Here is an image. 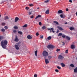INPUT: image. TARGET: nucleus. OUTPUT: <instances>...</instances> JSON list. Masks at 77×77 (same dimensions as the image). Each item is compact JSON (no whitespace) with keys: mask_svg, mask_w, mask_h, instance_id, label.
Here are the masks:
<instances>
[{"mask_svg":"<svg viewBox=\"0 0 77 77\" xmlns=\"http://www.w3.org/2000/svg\"><path fill=\"white\" fill-rule=\"evenodd\" d=\"M1 17V15L0 14V17Z\"/></svg>","mask_w":77,"mask_h":77,"instance_id":"59","label":"nucleus"},{"mask_svg":"<svg viewBox=\"0 0 77 77\" xmlns=\"http://www.w3.org/2000/svg\"><path fill=\"white\" fill-rule=\"evenodd\" d=\"M15 47L16 50H19V47L18 46V45H15Z\"/></svg>","mask_w":77,"mask_h":77,"instance_id":"10","label":"nucleus"},{"mask_svg":"<svg viewBox=\"0 0 77 77\" xmlns=\"http://www.w3.org/2000/svg\"><path fill=\"white\" fill-rule=\"evenodd\" d=\"M14 29H18V28L17 26H14Z\"/></svg>","mask_w":77,"mask_h":77,"instance_id":"30","label":"nucleus"},{"mask_svg":"<svg viewBox=\"0 0 77 77\" xmlns=\"http://www.w3.org/2000/svg\"><path fill=\"white\" fill-rule=\"evenodd\" d=\"M42 29H43V30H45V29H46V27H45V26H43L42 27Z\"/></svg>","mask_w":77,"mask_h":77,"instance_id":"25","label":"nucleus"},{"mask_svg":"<svg viewBox=\"0 0 77 77\" xmlns=\"http://www.w3.org/2000/svg\"><path fill=\"white\" fill-rule=\"evenodd\" d=\"M34 17L32 15L30 17V18H33Z\"/></svg>","mask_w":77,"mask_h":77,"instance_id":"47","label":"nucleus"},{"mask_svg":"<svg viewBox=\"0 0 77 77\" xmlns=\"http://www.w3.org/2000/svg\"><path fill=\"white\" fill-rule=\"evenodd\" d=\"M58 32H59V30H57L56 32L58 33Z\"/></svg>","mask_w":77,"mask_h":77,"instance_id":"55","label":"nucleus"},{"mask_svg":"<svg viewBox=\"0 0 77 77\" xmlns=\"http://www.w3.org/2000/svg\"><path fill=\"white\" fill-rule=\"evenodd\" d=\"M53 28H48V30H52L53 29Z\"/></svg>","mask_w":77,"mask_h":77,"instance_id":"40","label":"nucleus"},{"mask_svg":"<svg viewBox=\"0 0 77 77\" xmlns=\"http://www.w3.org/2000/svg\"><path fill=\"white\" fill-rule=\"evenodd\" d=\"M1 45L3 48H5L6 45L8 44V41L6 40H4L1 42Z\"/></svg>","mask_w":77,"mask_h":77,"instance_id":"1","label":"nucleus"},{"mask_svg":"<svg viewBox=\"0 0 77 77\" xmlns=\"http://www.w3.org/2000/svg\"><path fill=\"white\" fill-rule=\"evenodd\" d=\"M66 36V35H62V38H65Z\"/></svg>","mask_w":77,"mask_h":77,"instance_id":"43","label":"nucleus"},{"mask_svg":"<svg viewBox=\"0 0 77 77\" xmlns=\"http://www.w3.org/2000/svg\"><path fill=\"white\" fill-rule=\"evenodd\" d=\"M37 51H35V56H37Z\"/></svg>","mask_w":77,"mask_h":77,"instance_id":"27","label":"nucleus"},{"mask_svg":"<svg viewBox=\"0 0 77 77\" xmlns=\"http://www.w3.org/2000/svg\"><path fill=\"white\" fill-rule=\"evenodd\" d=\"M38 77V75L37 74H35L34 75V77Z\"/></svg>","mask_w":77,"mask_h":77,"instance_id":"44","label":"nucleus"},{"mask_svg":"<svg viewBox=\"0 0 77 77\" xmlns=\"http://www.w3.org/2000/svg\"><path fill=\"white\" fill-rule=\"evenodd\" d=\"M74 72H77V67H76L74 69Z\"/></svg>","mask_w":77,"mask_h":77,"instance_id":"23","label":"nucleus"},{"mask_svg":"<svg viewBox=\"0 0 77 77\" xmlns=\"http://www.w3.org/2000/svg\"><path fill=\"white\" fill-rule=\"evenodd\" d=\"M46 14H49V10H47L45 12Z\"/></svg>","mask_w":77,"mask_h":77,"instance_id":"15","label":"nucleus"},{"mask_svg":"<svg viewBox=\"0 0 77 77\" xmlns=\"http://www.w3.org/2000/svg\"><path fill=\"white\" fill-rule=\"evenodd\" d=\"M60 17L62 18H63L65 17V15L64 14H61L60 15Z\"/></svg>","mask_w":77,"mask_h":77,"instance_id":"14","label":"nucleus"},{"mask_svg":"<svg viewBox=\"0 0 77 77\" xmlns=\"http://www.w3.org/2000/svg\"><path fill=\"white\" fill-rule=\"evenodd\" d=\"M19 41V40L18 38V37L17 35H16L15 36V38L14 39V41H15L16 42H18V41Z\"/></svg>","mask_w":77,"mask_h":77,"instance_id":"6","label":"nucleus"},{"mask_svg":"<svg viewBox=\"0 0 77 77\" xmlns=\"http://www.w3.org/2000/svg\"><path fill=\"white\" fill-rule=\"evenodd\" d=\"M50 2V0H49L45 1V3H48V2Z\"/></svg>","mask_w":77,"mask_h":77,"instance_id":"28","label":"nucleus"},{"mask_svg":"<svg viewBox=\"0 0 77 77\" xmlns=\"http://www.w3.org/2000/svg\"><path fill=\"white\" fill-rule=\"evenodd\" d=\"M75 0H74V1H75Z\"/></svg>","mask_w":77,"mask_h":77,"instance_id":"61","label":"nucleus"},{"mask_svg":"<svg viewBox=\"0 0 77 77\" xmlns=\"http://www.w3.org/2000/svg\"><path fill=\"white\" fill-rule=\"evenodd\" d=\"M36 35L37 36H39V33L38 32H37L36 34Z\"/></svg>","mask_w":77,"mask_h":77,"instance_id":"41","label":"nucleus"},{"mask_svg":"<svg viewBox=\"0 0 77 77\" xmlns=\"http://www.w3.org/2000/svg\"><path fill=\"white\" fill-rule=\"evenodd\" d=\"M20 44H21V42H19L18 43H16V44H17V45H20Z\"/></svg>","mask_w":77,"mask_h":77,"instance_id":"42","label":"nucleus"},{"mask_svg":"<svg viewBox=\"0 0 77 77\" xmlns=\"http://www.w3.org/2000/svg\"><path fill=\"white\" fill-rule=\"evenodd\" d=\"M67 22H66V23H64V24H67Z\"/></svg>","mask_w":77,"mask_h":77,"instance_id":"57","label":"nucleus"},{"mask_svg":"<svg viewBox=\"0 0 77 77\" xmlns=\"http://www.w3.org/2000/svg\"><path fill=\"white\" fill-rule=\"evenodd\" d=\"M26 9V10H28V9H29V7H26L25 8Z\"/></svg>","mask_w":77,"mask_h":77,"instance_id":"36","label":"nucleus"},{"mask_svg":"<svg viewBox=\"0 0 77 77\" xmlns=\"http://www.w3.org/2000/svg\"><path fill=\"white\" fill-rule=\"evenodd\" d=\"M40 38L41 39H43V35H41L40 36Z\"/></svg>","mask_w":77,"mask_h":77,"instance_id":"32","label":"nucleus"},{"mask_svg":"<svg viewBox=\"0 0 77 77\" xmlns=\"http://www.w3.org/2000/svg\"><path fill=\"white\" fill-rule=\"evenodd\" d=\"M62 45H65V42H62Z\"/></svg>","mask_w":77,"mask_h":77,"instance_id":"50","label":"nucleus"},{"mask_svg":"<svg viewBox=\"0 0 77 77\" xmlns=\"http://www.w3.org/2000/svg\"><path fill=\"white\" fill-rule=\"evenodd\" d=\"M69 11L68 9V8L66 9V11Z\"/></svg>","mask_w":77,"mask_h":77,"instance_id":"56","label":"nucleus"},{"mask_svg":"<svg viewBox=\"0 0 77 77\" xmlns=\"http://www.w3.org/2000/svg\"><path fill=\"white\" fill-rule=\"evenodd\" d=\"M61 65L62 67H65V65L63 63H61Z\"/></svg>","mask_w":77,"mask_h":77,"instance_id":"20","label":"nucleus"},{"mask_svg":"<svg viewBox=\"0 0 77 77\" xmlns=\"http://www.w3.org/2000/svg\"><path fill=\"white\" fill-rule=\"evenodd\" d=\"M69 29L70 30H74V28L73 27H71L69 28Z\"/></svg>","mask_w":77,"mask_h":77,"instance_id":"21","label":"nucleus"},{"mask_svg":"<svg viewBox=\"0 0 77 77\" xmlns=\"http://www.w3.org/2000/svg\"><path fill=\"white\" fill-rule=\"evenodd\" d=\"M2 26H5V23H2Z\"/></svg>","mask_w":77,"mask_h":77,"instance_id":"48","label":"nucleus"},{"mask_svg":"<svg viewBox=\"0 0 77 77\" xmlns=\"http://www.w3.org/2000/svg\"><path fill=\"white\" fill-rule=\"evenodd\" d=\"M29 6L31 7L33 6V5L32 4H29Z\"/></svg>","mask_w":77,"mask_h":77,"instance_id":"46","label":"nucleus"},{"mask_svg":"<svg viewBox=\"0 0 77 77\" xmlns=\"http://www.w3.org/2000/svg\"><path fill=\"white\" fill-rule=\"evenodd\" d=\"M62 33H60L59 34H58V36H62Z\"/></svg>","mask_w":77,"mask_h":77,"instance_id":"37","label":"nucleus"},{"mask_svg":"<svg viewBox=\"0 0 77 77\" xmlns=\"http://www.w3.org/2000/svg\"><path fill=\"white\" fill-rule=\"evenodd\" d=\"M50 32H52V31H51V30H50Z\"/></svg>","mask_w":77,"mask_h":77,"instance_id":"60","label":"nucleus"},{"mask_svg":"<svg viewBox=\"0 0 77 77\" xmlns=\"http://www.w3.org/2000/svg\"><path fill=\"white\" fill-rule=\"evenodd\" d=\"M48 40H50L51 39V36H49L48 38Z\"/></svg>","mask_w":77,"mask_h":77,"instance_id":"24","label":"nucleus"},{"mask_svg":"<svg viewBox=\"0 0 77 77\" xmlns=\"http://www.w3.org/2000/svg\"><path fill=\"white\" fill-rule=\"evenodd\" d=\"M39 9V8H37V9Z\"/></svg>","mask_w":77,"mask_h":77,"instance_id":"58","label":"nucleus"},{"mask_svg":"<svg viewBox=\"0 0 77 77\" xmlns=\"http://www.w3.org/2000/svg\"><path fill=\"white\" fill-rule=\"evenodd\" d=\"M42 55L44 58H46V57L48 56V53L45 51L42 53Z\"/></svg>","mask_w":77,"mask_h":77,"instance_id":"2","label":"nucleus"},{"mask_svg":"<svg viewBox=\"0 0 77 77\" xmlns=\"http://www.w3.org/2000/svg\"><path fill=\"white\" fill-rule=\"evenodd\" d=\"M3 39V37L2 36H0V41Z\"/></svg>","mask_w":77,"mask_h":77,"instance_id":"31","label":"nucleus"},{"mask_svg":"<svg viewBox=\"0 0 77 77\" xmlns=\"http://www.w3.org/2000/svg\"><path fill=\"white\" fill-rule=\"evenodd\" d=\"M13 32L14 33H16V32H17V31H16V30H14Z\"/></svg>","mask_w":77,"mask_h":77,"instance_id":"52","label":"nucleus"},{"mask_svg":"<svg viewBox=\"0 0 77 77\" xmlns=\"http://www.w3.org/2000/svg\"><path fill=\"white\" fill-rule=\"evenodd\" d=\"M54 23H56V24H59V23H58V22L56 21H54Z\"/></svg>","mask_w":77,"mask_h":77,"instance_id":"29","label":"nucleus"},{"mask_svg":"<svg viewBox=\"0 0 77 77\" xmlns=\"http://www.w3.org/2000/svg\"><path fill=\"white\" fill-rule=\"evenodd\" d=\"M52 31L53 32V33H54L55 32V31H54V29L53 28V29H52Z\"/></svg>","mask_w":77,"mask_h":77,"instance_id":"49","label":"nucleus"},{"mask_svg":"<svg viewBox=\"0 0 77 77\" xmlns=\"http://www.w3.org/2000/svg\"><path fill=\"white\" fill-rule=\"evenodd\" d=\"M58 13L59 14H63V11H62L61 10H59L58 11Z\"/></svg>","mask_w":77,"mask_h":77,"instance_id":"13","label":"nucleus"},{"mask_svg":"<svg viewBox=\"0 0 77 77\" xmlns=\"http://www.w3.org/2000/svg\"><path fill=\"white\" fill-rule=\"evenodd\" d=\"M39 24L40 26H41V25H42V23H41V22H39Z\"/></svg>","mask_w":77,"mask_h":77,"instance_id":"45","label":"nucleus"},{"mask_svg":"<svg viewBox=\"0 0 77 77\" xmlns=\"http://www.w3.org/2000/svg\"><path fill=\"white\" fill-rule=\"evenodd\" d=\"M27 38L28 39H32V37L30 35H28L27 36Z\"/></svg>","mask_w":77,"mask_h":77,"instance_id":"8","label":"nucleus"},{"mask_svg":"<svg viewBox=\"0 0 77 77\" xmlns=\"http://www.w3.org/2000/svg\"><path fill=\"white\" fill-rule=\"evenodd\" d=\"M19 20V18L18 17H16L15 19L14 22H15V23H16V22H17V21H18V20Z\"/></svg>","mask_w":77,"mask_h":77,"instance_id":"9","label":"nucleus"},{"mask_svg":"<svg viewBox=\"0 0 77 77\" xmlns=\"http://www.w3.org/2000/svg\"><path fill=\"white\" fill-rule=\"evenodd\" d=\"M75 45H72L71 46V48L72 49L75 48Z\"/></svg>","mask_w":77,"mask_h":77,"instance_id":"12","label":"nucleus"},{"mask_svg":"<svg viewBox=\"0 0 77 77\" xmlns=\"http://www.w3.org/2000/svg\"><path fill=\"white\" fill-rule=\"evenodd\" d=\"M70 66L71 67H74V65H73L72 64H70Z\"/></svg>","mask_w":77,"mask_h":77,"instance_id":"33","label":"nucleus"},{"mask_svg":"<svg viewBox=\"0 0 77 77\" xmlns=\"http://www.w3.org/2000/svg\"><path fill=\"white\" fill-rule=\"evenodd\" d=\"M51 58H52V56H48V59L49 60H50V59H51Z\"/></svg>","mask_w":77,"mask_h":77,"instance_id":"18","label":"nucleus"},{"mask_svg":"<svg viewBox=\"0 0 77 77\" xmlns=\"http://www.w3.org/2000/svg\"><path fill=\"white\" fill-rule=\"evenodd\" d=\"M57 28L60 30H61V31H62V30H63V29L62 28V27H60L59 26H57Z\"/></svg>","mask_w":77,"mask_h":77,"instance_id":"7","label":"nucleus"},{"mask_svg":"<svg viewBox=\"0 0 77 77\" xmlns=\"http://www.w3.org/2000/svg\"><path fill=\"white\" fill-rule=\"evenodd\" d=\"M9 20V17L8 16H5L4 17V20Z\"/></svg>","mask_w":77,"mask_h":77,"instance_id":"16","label":"nucleus"},{"mask_svg":"<svg viewBox=\"0 0 77 77\" xmlns=\"http://www.w3.org/2000/svg\"><path fill=\"white\" fill-rule=\"evenodd\" d=\"M40 17H41V15H38L36 17L35 19H36L38 18H40Z\"/></svg>","mask_w":77,"mask_h":77,"instance_id":"17","label":"nucleus"},{"mask_svg":"<svg viewBox=\"0 0 77 77\" xmlns=\"http://www.w3.org/2000/svg\"><path fill=\"white\" fill-rule=\"evenodd\" d=\"M68 50H66V51H65V53H66V54L68 53Z\"/></svg>","mask_w":77,"mask_h":77,"instance_id":"51","label":"nucleus"},{"mask_svg":"<svg viewBox=\"0 0 77 77\" xmlns=\"http://www.w3.org/2000/svg\"><path fill=\"white\" fill-rule=\"evenodd\" d=\"M57 68L58 69H61V67L59 66H57Z\"/></svg>","mask_w":77,"mask_h":77,"instance_id":"35","label":"nucleus"},{"mask_svg":"<svg viewBox=\"0 0 77 77\" xmlns=\"http://www.w3.org/2000/svg\"><path fill=\"white\" fill-rule=\"evenodd\" d=\"M45 62L46 64H47L49 63V61H48V59H46V58H45Z\"/></svg>","mask_w":77,"mask_h":77,"instance_id":"11","label":"nucleus"},{"mask_svg":"<svg viewBox=\"0 0 77 77\" xmlns=\"http://www.w3.org/2000/svg\"><path fill=\"white\" fill-rule=\"evenodd\" d=\"M55 71H56V72H59V70L57 69H56L55 70Z\"/></svg>","mask_w":77,"mask_h":77,"instance_id":"38","label":"nucleus"},{"mask_svg":"<svg viewBox=\"0 0 77 77\" xmlns=\"http://www.w3.org/2000/svg\"><path fill=\"white\" fill-rule=\"evenodd\" d=\"M69 2H70V3H72V0H69Z\"/></svg>","mask_w":77,"mask_h":77,"instance_id":"54","label":"nucleus"},{"mask_svg":"<svg viewBox=\"0 0 77 77\" xmlns=\"http://www.w3.org/2000/svg\"><path fill=\"white\" fill-rule=\"evenodd\" d=\"M48 48H49L50 50H53V49L54 48V46L52 45H50L48 46Z\"/></svg>","mask_w":77,"mask_h":77,"instance_id":"3","label":"nucleus"},{"mask_svg":"<svg viewBox=\"0 0 77 77\" xmlns=\"http://www.w3.org/2000/svg\"><path fill=\"white\" fill-rule=\"evenodd\" d=\"M18 33H19V34H20V35H22L23 34V32H22L21 31H18Z\"/></svg>","mask_w":77,"mask_h":77,"instance_id":"26","label":"nucleus"},{"mask_svg":"<svg viewBox=\"0 0 77 77\" xmlns=\"http://www.w3.org/2000/svg\"><path fill=\"white\" fill-rule=\"evenodd\" d=\"M4 28L5 29H6V30H7V29H8V26H5L4 27Z\"/></svg>","mask_w":77,"mask_h":77,"instance_id":"34","label":"nucleus"},{"mask_svg":"<svg viewBox=\"0 0 77 77\" xmlns=\"http://www.w3.org/2000/svg\"><path fill=\"white\" fill-rule=\"evenodd\" d=\"M2 32H5V29L4 28H2L1 30Z\"/></svg>","mask_w":77,"mask_h":77,"instance_id":"22","label":"nucleus"},{"mask_svg":"<svg viewBox=\"0 0 77 77\" xmlns=\"http://www.w3.org/2000/svg\"><path fill=\"white\" fill-rule=\"evenodd\" d=\"M58 58L60 60H63V59L64 58V57H63V56H62V55H60L59 56Z\"/></svg>","mask_w":77,"mask_h":77,"instance_id":"4","label":"nucleus"},{"mask_svg":"<svg viewBox=\"0 0 77 77\" xmlns=\"http://www.w3.org/2000/svg\"><path fill=\"white\" fill-rule=\"evenodd\" d=\"M27 24H25V25H24L23 27H27Z\"/></svg>","mask_w":77,"mask_h":77,"instance_id":"39","label":"nucleus"},{"mask_svg":"<svg viewBox=\"0 0 77 77\" xmlns=\"http://www.w3.org/2000/svg\"><path fill=\"white\" fill-rule=\"evenodd\" d=\"M60 49H57V51L58 52L59 51H60Z\"/></svg>","mask_w":77,"mask_h":77,"instance_id":"53","label":"nucleus"},{"mask_svg":"<svg viewBox=\"0 0 77 77\" xmlns=\"http://www.w3.org/2000/svg\"><path fill=\"white\" fill-rule=\"evenodd\" d=\"M66 39H67V40H70V38L69 36H66Z\"/></svg>","mask_w":77,"mask_h":77,"instance_id":"19","label":"nucleus"},{"mask_svg":"<svg viewBox=\"0 0 77 77\" xmlns=\"http://www.w3.org/2000/svg\"><path fill=\"white\" fill-rule=\"evenodd\" d=\"M33 12V9H31L29 10V15H30L32 13V12Z\"/></svg>","mask_w":77,"mask_h":77,"instance_id":"5","label":"nucleus"}]
</instances>
